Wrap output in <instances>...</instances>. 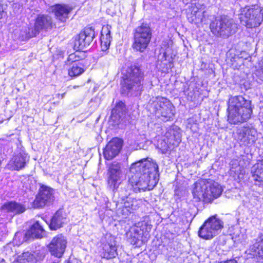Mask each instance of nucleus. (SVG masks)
<instances>
[{
    "mask_svg": "<svg viewBox=\"0 0 263 263\" xmlns=\"http://www.w3.org/2000/svg\"><path fill=\"white\" fill-rule=\"evenodd\" d=\"M135 170L137 174L135 177H138V181L134 182L137 186L138 190L147 189L148 186H155L158 182V165L144 158L133 163V170ZM134 182H133V184Z\"/></svg>",
    "mask_w": 263,
    "mask_h": 263,
    "instance_id": "nucleus-1",
    "label": "nucleus"
},
{
    "mask_svg": "<svg viewBox=\"0 0 263 263\" xmlns=\"http://www.w3.org/2000/svg\"><path fill=\"white\" fill-rule=\"evenodd\" d=\"M251 101L242 96L231 97L228 102V120L231 124H238L248 120L252 114Z\"/></svg>",
    "mask_w": 263,
    "mask_h": 263,
    "instance_id": "nucleus-2",
    "label": "nucleus"
},
{
    "mask_svg": "<svg viewBox=\"0 0 263 263\" xmlns=\"http://www.w3.org/2000/svg\"><path fill=\"white\" fill-rule=\"evenodd\" d=\"M222 186L212 180H200L195 182L193 189L195 198L205 202H211L218 198L223 192Z\"/></svg>",
    "mask_w": 263,
    "mask_h": 263,
    "instance_id": "nucleus-3",
    "label": "nucleus"
},
{
    "mask_svg": "<svg viewBox=\"0 0 263 263\" xmlns=\"http://www.w3.org/2000/svg\"><path fill=\"white\" fill-rule=\"evenodd\" d=\"M239 19L247 28L258 27L263 21V8L258 5L246 6L241 8Z\"/></svg>",
    "mask_w": 263,
    "mask_h": 263,
    "instance_id": "nucleus-4",
    "label": "nucleus"
},
{
    "mask_svg": "<svg viewBox=\"0 0 263 263\" xmlns=\"http://www.w3.org/2000/svg\"><path fill=\"white\" fill-rule=\"evenodd\" d=\"M210 28L213 34L226 39L237 31V25L233 19L224 16L215 18L211 23Z\"/></svg>",
    "mask_w": 263,
    "mask_h": 263,
    "instance_id": "nucleus-5",
    "label": "nucleus"
},
{
    "mask_svg": "<svg viewBox=\"0 0 263 263\" xmlns=\"http://www.w3.org/2000/svg\"><path fill=\"white\" fill-rule=\"evenodd\" d=\"M223 225V222L216 216L210 217L200 227L198 235L203 239H211L219 233Z\"/></svg>",
    "mask_w": 263,
    "mask_h": 263,
    "instance_id": "nucleus-6",
    "label": "nucleus"
},
{
    "mask_svg": "<svg viewBox=\"0 0 263 263\" xmlns=\"http://www.w3.org/2000/svg\"><path fill=\"white\" fill-rule=\"evenodd\" d=\"M223 225V222L216 216L210 217L200 227L198 235L203 239H211L219 233Z\"/></svg>",
    "mask_w": 263,
    "mask_h": 263,
    "instance_id": "nucleus-7",
    "label": "nucleus"
},
{
    "mask_svg": "<svg viewBox=\"0 0 263 263\" xmlns=\"http://www.w3.org/2000/svg\"><path fill=\"white\" fill-rule=\"evenodd\" d=\"M155 107L156 116L162 121L166 122L173 120L175 115V107L168 99L157 98Z\"/></svg>",
    "mask_w": 263,
    "mask_h": 263,
    "instance_id": "nucleus-8",
    "label": "nucleus"
},
{
    "mask_svg": "<svg viewBox=\"0 0 263 263\" xmlns=\"http://www.w3.org/2000/svg\"><path fill=\"white\" fill-rule=\"evenodd\" d=\"M151 38L150 28L146 24L142 25L136 29L134 48L143 52L147 47Z\"/></svg>",
    "mask_w": 263,
    "mask_h": 263,
    "instance_id": "nucleus-9",
    "label": "nucleus"
},
{
    "mask_svg": "<svg viewBox=\"0 0 263 263\" xmlns=\"http://www.w3.org/2000/svg\"><path fill=\"white\" fill-rule=\"evenodd\" d=\"M95 37L94 30L91 28H85V30L76 36L74 41V48L77 50H83L89 46Z\"/></svg>",
    "mask_w": 263,
    "mask_h": 263,
    "instance_id": "nucleus-10",
    "label": "nucleus"
},
{
    "mask_svg": "<svg viewBox=\"0 0 263 263\" xmlns=\"http://www.w3.org/2000/svg\"><path fill=\"white\" fill-rule=\"evenodd\" d=\"M53 189L48 186H41L39 193L33 203V207L42 208L50 203L53 200Z\"/></svg>",
    "mask_w": 263,
    "mask_h": 263,
    "instance_id": "nucleus-11",
    "label": "nucleus"
},
{
    "mask_svg": "<svg viewBox=\"0 0 263 263\" xmlns=\"http://www.w3.org/2000/svg\"><path fill=\"white\" fill-rule=\"evenodd\" d=\"M121 178V171L119 163L112 164L107 173V186L112 191L119 187Z\"/></svg>",
    "mask_w": 263,
    "mask_h": 263,
    "instance_id": "nucleus-12",
    "label": "nucleus"
},
{
    "mask_svg": "<svg viewBox=\"0 0 263 263\" xmlns=\"http://www.w3.org/2000/svg\"><path fill=\"white\" fill-rule=\"evenodd\" d=\"M67 244V240L62 235L54 237L49 245V250L51 255L60 258L63 255Z\"/></svg>",
    "mask_w": 263,
    "mask_h": 263,
    "instance_id": "nucleus-13",
    "label": "nucleus"
},
{
    "mask_svg": "<svg viewBox=\"0 0 263 263\" xmlns=\"http://www.w3.org/2000/svg\"><path fill=\"white\" fill-rule=\"evenodd\" d=\"M102 249L101 255L107 259L115 258L117 255V247L114 238L109 236L102 240Z\"/></svg>",
    "mask_w": 263,
    "mask_h": 263,
    "instance_id": "nucleus-14",
    "label": "nucleus"
},
{
    "mask_svg": "<svg viewBox=\"0 0 263 263\" xmlns=\"http://www.w3.org/2000/svg\"><path fill=\"white\" fill-rule=\"evenodd\" d=\"M122 146V141L118 138H112L107 144L104 149L103 154L105 158L110 160L115 158L120 153Z\"/></svg>",
    "mask_w": 263,
    "mask_h": 263,
    "instance_id": "nucleus-15",
    "label": "nucleus"
},
{
    "mask_svg": "<svg viewBox=\"0 0 263 263\" xmlns=\"http://www.w3.org/2000/svg\"><path fill=\"white\" fill-rule=\"evenodd\" d=\"M238 139L242 144L251 145L257 139V132L254 128L243 127L238 130Z\"/></svg>",
    "mask_w": 263,
    "mask_h": 263,
    "instance_id": "nucleus-16",
    "label": "nucleus"
},
{
    "mask_svg": "<svg viewBox=\"0 0 263 263\" xmlns=\"http://www.w3.org/2000/svg\"><path fill=\"white\" fill-rule=\"evenodd\" d=\"M127 117L126 105L122 101H119L112 109L111 119L115 124H119L122 122H125Z\"/></svg>",
    "mask_w": 263,
    "mask_h": 263,
    "instance_id": "nucleus-17",
    "label": "nucleus"
},
{
    "mask_svg": "<svg viewBox=\"0 0 263 263\" xmlns=\"http://www.w3.org/2000/svg\"><path fill=\"white\" fill-rule=\"evenodd\" d=\"M121 92L124 96L127 95L132 89V67H124L122 69L121 80Z\"/></svg>",
    "mask_w": 263,
    "mask_h": 263,
    "instance_id": "nucleus-18",
    "label": "nucleus"
},
{
    "mask_svg": "<svg viewBox=\"0 0 263 263\" xmlns=\"http://www.w3.org/2000/svg\"><path fill=\"white\" fill-rule=\"evenodd\" d=\"M52 25L51 18L47 15L39 14L35 19L33 28L34 32L38 34L41 30L51 28Z\"/></svg>",
    "mask_w": 263,
    "mask_h": 263,
    "instance_id": "nucleus-19",
    "label": "nucleus"
},
{
    "mask_svg": "<svg viewBox=\"0 0 263 263\" xmlns=\"http://www.w3.org/2000/svg\"><path fill=\"white\" fill-rule=\"evenodd\" d=\"M29 156L25 153H19L15 155L9 162L13 170H19L24 168L26 163L29 161Z\"/></svg>",
    "mask_w": 263,
    "mask_h": 263,
    "instance_id": "nucleus-20",
    "label": "nucleus"
},
{
    "mask_svg": "<svg viewBox=\"0 0 263 263\" xmlns=\"http://www.w3.org/2000/svg\"><path fill=\"white\" fill-rule=\"evenodd\" d=\"M249 251L253 256L263 261V235L254 240L253 244L250 246Z\"/></svg>",
    "mask_w": 263,
    "mask_h": 263,
    "instance_id": "nucleus-21",
    "label": "nucleus"
},
{
    "mask_svg": "<svg viewBox=\"0 0 263 263\" xmlns=\"http://www.w3.org/2000/svg\"><path fill=\"white\" fill-rule=\"evenodd\" d=\"M111 26L109 25H104L101 32V46L103 51L107 50L110 46L111 41L110 35Z\"/></svg>",
    "mask_w": 263,
    "mask_h": 263,
    "instance_id": "nucleus-22",
    "label": "nucleus"
},
{
    "mask_svg": "<svg viewBox=\"0 0 263 263\" xmlns=\"http://www.w3.org/2000/svg\"><path fill=\"white\" fill-rule=\"evenodd\" d=\"M2 209L7 212L11 213L13 215L23 213L26 210L24 205L15 201L5 203L2 206Z\"/></svg>",
    "mask_w": 263,
    "mask_h": 263,
    "instance_id": "nucleus-23",
    "label": "nucleus"
},
{
    "mask_svg": "<svg viewBox=\"0 0 263 263\" xmlns=\"http://www.w3.org/2000/svg\"><path fill=\"white\" fill-rule=\"evenodd\" d=\"M143 80V74L141 69L138 67H135L133 68V90L134 87H135V91L137 92L136 94L137 96L140 94L139 92L141 91L142 86V82Z\"/></svg>",
    "mask_w": 263,
    "mask_h": 263,
    "instance_id": "nucleus-24",
    "label": "nucleus"
},
{
    "mask_svg": "<svg viewBox=\"0 0 263 263\" xmlns=\"http://www.w3.org/2000/svg\"><path fill=\"white\" fill-rule=\"evenodd\" d=\"M44 230L39 221L34 223L25 233V238H40L43 237Z\"/></svg>",
    "mask_w": 263,
    "mask_h": 263,
    "instance_id": "nucleus-25",
    "label": "nucleus"
},
{
    "mask_svg": "<svg viewBox=\"0 0 263 263\" xmlns=\"http://www.w3.org/2000/svg\"><path fill=\"white\" fill-rule=\"evenodd\" d=\"M66 220L65 214L63 213L62 211H58L51 219L49 227L52 230H56L62 227Z\"/></svg>",
    "mask_w": 263,
    "mask_h": 263,
    "instance_id": "nucleus-26",
    "label": "nucleus"
},
{
    "mask_svg": "<svg viewBox=\"0 0 263 263\" xmlns=\"http://www.w3.org/2000/svg\"><path fill=\"white\" fill-rule=\"evenodd\" d=\"M71 10V8L67 5H56L54 6L53 11L57 18L61 22H65L68 14Z\"/></svg>",
    "mask_w": 263,
    "mask_h": 263,
    "instance_id": "nucleus-27",
    "label": "nucleus"
},
{
    "mask_svg": "<svg viewBox=\"0 0 263 263\" xmlns=\"http://www.w3.org/2000/svg\"><path fill=\"white\" fill-rule=\"evenodd\" d=\"M251 172L255 181L263 183V159L259 160L253 166Z\"/></svg>",
    "mask_w": 263,
    "mask_h": 263,
    "instance_id": "nucleus-28",
    "label": "nucleus"
},
{
    "mask_svg": "<svg viewBox=\"0 0 263 263\" xmlns=\"http://www.w3.org/2000/svg\"><path fill=\"white\" fill-rule=\"evenodd\" d=\"M203 11L199 10L195 6H192V11L191 14H187L189 21L192 23H198L202 21L203 16Z\"/></svg>",
    "mask_w": 263,
    "mask_h": 263,
    "instance_id": "nucleus-29",
    "label": "nucleus"
},
{
    "mask_svg": "<svg viewBox=\"0 0 263 263\" xmlns=\"http://www.w3.org/2000/svg\"><path fill=\"white\" fill-rule=\"evenodd\" d=\"M34 31L32 27L28 26H24L20 30L18 38L21 41H26L34 37L37 35L36 33L34 32Z\"/></svg>",
    "mask_w": 263,
    "mask_h": 263,
    "instance_id": "nucleus-30",
    "label": "nucleus"
},
{
    "mask_svg": "<svg viewBox=\"0 0 263 263\" xmlns=\"http://www.w3.org/2000/svg\"><path fill=\"white\" fill-rule=\"evenodd\" d=\"M168 142L173 145H177L181 141L180 134L174 128H170L165 134Z\"/></svg>",
    "mask_w": 263,
    "mask_h": 263,
    "instance_id": "nucleus-31",
    "label": "nucleus"
},
{
    "mask_svg": "<svg viewBox=\"0 0 263 263\" xmlns=\"http://www.w3.org/2000/svg\"><path fill=\"white\" fill-rule=\"evenodd\" d=\"M85 71L84 66L81 62L73 63L68 69V74L70 77H78Z\"/></svg>",
    "mask_w": 263,
    "mask_h": 263,
    "instance_id": "nucleus-32",
    "label": "nucleus"
},
{
    "mask_svg": "<svg viewBox=\"0 0 263 263\" xmlns=\"http://www.w3.org/2000/svg\"><path fill=\"white\" fill-rule=\"evenodd\" d=\"M31 257L29 253H24L21 256H19L14 263H32Z\"/></svg>",
    "mask_w": 263,
    "mask_h": 263,
    "instance_id": "nucleus-33",
    "label": "nucleus"
},
{
    "mask_svg": "<svg viewBox=\"0 0 263 263\" xmlns=\"http://www.w3.org/2000/svg\"><path fill=\"white\" fill-rule=\"evenodd\" d=\"M81 59V57L79 55V52H75L72 54H70L66 62V64H70L72 65L73 63H78L80 61V60Z\"/></svg>",
    "mask_w": 263,
    "mask_h": 263,
    "instance_id": "nucleus-34",
    "label": "nucleus"
},
{
    "mask_svg": "<svg viewBox=\"0 0 263 263\" xmlns=\"http://www.w3.org/2000/svg\"><path fill=\"white\" fill-rule=\"evenodd\" d=\"M158 146L162 154H166L169 151V146L165 142L159 144Z\"/></svg>",
    "mask_w": 263,
    "mask_h": 263,
    "instance_id": "nucleus-35",
    "label": "nucleus"
},
{
    "mask_svg": "<svg viewBox=\"0 0 263 263\" xmlns=\"http://www.w3.org/2000/svg\"><path fill=\"white\" fill-rule=\"evenodd\" d=\"M6 232L7 230L5 224H0V240L5 236Z\"/></svg>",
    "mask_w": 263,
    "mask_h": 263,
    "instance_id": "nucleus-36",
    "label": "nucleus"
},
{
    "mask_svg": "<svg viewBox=\"0 0 263 263\" xmlns=\"http://www.w3.org/2000/svg\"><path fill=\"white\" fill-rule=\"evenodd\" d=\"M256 74L260 80L263 81V66L257 70Z\"/></svg>",
    "mask_w": 263,
    "mask_h": 263,
    "instance_id": "nucleus-37",
    "label": "nucleus"
},
{
    "mask_svg": "<svg viewBox=\"0 0 263 263\" xmlns=\"http://www.w3.org/2000/svg\"><path fill=\"white\" fill-rule=\"evenodd\" d=\"M218 263H237V261L235 259H230L226 261H220Z\"/></svg>",
    "mask_w": 263,
    "mask_h": 263,
    "instance_id": "nucleus-38",
    "label": "nucleus"
},
{
    "mask_svg": "<svg viewBox=\"0 0 263 263\" xmlns=\"http://www.w3.org/2000/svg\"><path fill=\"white\" fill-rule=\"evenodd\" d=\"M134 231L135 232V233H137L138 234H141L143 233L141 230H140V229L139 230L138 227L134 228Z\"/></svg>",
    "mask_w": 263,
    "mask_h": 263,
    "instance_id": "nucleus-39",
    "label": "nucleus"
},
{
    "mask_svg": "<svg viewBox=\"0 0 263 263\" xmlns=\"http://www.w3.org/2000/svg\"><path fill=\"white\" fill-rule=\"evenodd\" d=\"M4 13L3 8L2 6L0 5V19L2 18L3 15Z\"/></svg>",
    "mask_w": 263,
    "mask_h": 263,
    "instance_id": "nucleus-40",
    "label": "nucleus"
},
{
    "mask_svg": "<svg viewBox=\"0 0 263 263\" xmlns=\"http://www.w3.org/2000/svg\"><path fill=\"white\" fill-rule=\"evenodd\" d=\"M233 238H235L236 240H237V241H241V238H240V236H239V235L238 236H236L235 237H233Z\"/></svg>",
    "mask_w": 263,
    "mask_h": 263,
    "instance_id": "nucleus-41",
    "label": "nucleus"
},
{
    "mask_svg": "<svg viewBox=\"0 0 263 263\" xmlns=\"http://www.w3.org/2000/svg\"><path fill=\"white\" fill-rule=\"evenodd\" d=\"M126 235L127 237H129V238L132 237V233H130L129 232H126Z\"/></svg>",
    "mask_w": 263,
    "mask_h": 263,
    "instance_id": "nucleus-42",
    "label": "nucleus"
},
{
    "mask_svg": "<svg viewBox=\"0 0 263 263\" xmlns=\"http://www.w3.org/2000/svg\"><path fill=\"white\" fill-rule=\"evenodd\" d=\"M0 263H6V262L5 260L3 259L1 260Z\"/></svg>",
    "mask_w": 263,
    "mask_h": 263,
    "instance_id": "nucleus-43",
    "label": "nucleus"
},
{
    "mask_svg": "<svg viewBox=\"0 0 263 263\" xmlns=\"http://www.w3.org/2000/svg\"><path fill=\"white\" fill-rule=\"evenodd\" d=\"M65 263H71L69 261H66Z\"/></svg>",
    "mask_w": 263,
    "mask_h": 263,
    "instance_id": "nucleus-44",
    "label": "nucleus"
},
{
    "mask_svg": "<svg viewBox=\"0 0 263 263\" xmlns=\"http://www.w3.org/2000/svg\"><path fill=\"white\" fill-rule=\"evenodd\" d=\"M172 65V63H170V68H171Z\"/></svg>",
    "mask_w": 263,
    "mask_h": 263,
    "instance_id": "nucleus-45",
    "label": "nucleus"
},
{
    "mask_svg": "<svg viewBox=\"0 0 263 263\" xmlns=\"http://www.w3.org/2000/svg\"><path fill=\"white\" fill-rule=\"evenodd\" d=\"M18 234H19V233H16V234H15V237H16V236H17V235H18Z\"/></svg>",
    "mask_w": 263,
    "mask_h": 263,
    "instance_id": "nucleus-46",
    "label": "nucleus"
},
{
    "mask_svg": "<svg viewBox=\"0 0 263 263\" xmlns=\"http://www.w3.org/2000/svg\"><path fill=\"white\" fill-rule=\"evenodd\" d=\"M132 241H133V242H134V238H133V237Z\"/></svg>",
    "mask_w": 263,
    "mask_h": 263,
    "instance_id": "nucleus-47",
    "label": "nucleus"
},
{
    "mask_svg": "<svg viewBox=\"0 0 263 263\" xmlns=\"http://www.w3.org/2000/svg\"><path fill=\"white\" fill-rule=\"evenodd\" d=\"M134 190H135V191H137V188H136H136H135V189H134Z\"/></svg>",
    "mask_w": 263,
    "mask_h": 263,
    "instance_id": "nucleus-48",
    "label": "nucleus"
}]
</instances>
